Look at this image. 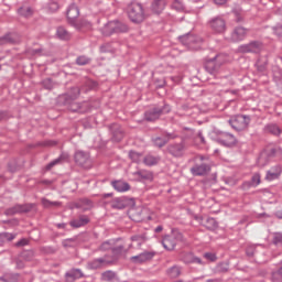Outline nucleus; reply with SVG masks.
Masks as SVG:
<instances>
[{
	"instance_id": "1",
	"label": "nucleus",
	"mask_w": 282,
	"mask_h": 282,
	"mask_svg": "<svg viewBox=\"0 0 282 282\" xmlns=\"http://www.w3.org/2000/svg\"><path fill=\"white\" fill-rule=\"evenodd\" d=\"M225 62L226 57L224 54H216L214 57L206 59L205 69L208 72V74L215 76L219 73V69H221V65H224Z\"/></svg>"
},
{
	"instance_id": "2",
	"label": "nucleus",
	"mask_w": 282,
	"mask_h": 282,
	"mask_svg": "<svg viewBox=\"0 0 282 282\" xmlns=\"http://www.w3.org/2000/svg\"><path fill=\"white\" fill-rule=\"evenodd\" d=\"M128 17L132 23H142L144 19H147V15L144 14V8L141 3L132 2L128 7Z\"/></svg>"
},
{
	"instance_id": "3",
	"label": "nucleus",
	"mask_w": 282,
	"mask_h": 282,
	"mask_svg": "<svg viewBox=\"0 0 282 282\" xmlns=\"http://www.w3.org/2000/svg\"><path fill=\"white\" fill-rule=\"evenodd\" d=\"M184 240V236L182 235V232L177 231V230H173L170 235H166L161 243L163 246V248L165 250H175V246H177L180 243V241Z\"/></svg>"
},
{
	"instance_id": "4",
	"label": "nucleus",
	"mask_w": 282,
	"mask_h": 282,
	"mask_svg": "<svg viewBox=\"0 0 282 282\" xmlns=\"http://www.w3.org/2000/svg\"><path fill=\"white\" fill-rule=\"evenodd\" d=\"M80 15V10L78 9V7L76 4H70L67 9L66 12V17L68 20V23L70 25H74V28H76L77 30H80V28H85V25H87V21H76V19H78V17Z\"/></svg>"
},
{
	"instance_id": "5",
	"label": "nucleus",
	"mask_w": 282,
	"mask_h": 282,
	"mask_svg": "<svg viewBox=\"0 0 282 282\" xmlns=\"http://www.w3.org/2000/svg\"><path fill=\"white\" fill-rule=\"evenodd\" d=\"M250 116L238 115L229 119V124L235 131H246L250 124Z\"/></svg>"
},
{
	"instance_id": "6",
	"label": "nucleus",
	"mask_w": 282,
	"mask_h": 282,
	"mask_svg": "<svg viewBox=\"0 0 282 282\" xmlns=\"http://www.w3.org/2000/svg\"><path fill=\"white\" fill-rule=\"evenodd\" d=\"M178 39L181 43L189 50H200L202 43H204V40L202 37L195 36L191 33L182 35Z\"/></svg>"
},
{
	"instance_id": "7",
	"label": "nucleus",
	"mask_w": 282,
	"mask_h": 282,
	"mask_svg": "<svg viewBox=\"0 0 282 282\" xmlns=\"http://www.w3.org/2000/svg\"><path fill=\"white\" fill-rule=\"evenodd\" d=\"M171 106L165 105L162 108H152L144 113V118L148 122H155V120H160V116L163 113H170Z\"/></svg>"
},
{
	"instance_id": "8",
	"label": "nucleus",
	"mask_w": 282,
	"mask_h": 282,
	"mask_svg": "<svg viewBox=\"0 0 282 282\" xmlns=\"http://www.w3.org/2000/svg\"><path fill=\"white\" fill-rule=\"evenodd\" d=\"M67 109L73 113H87L89 111V102H77L76 100L65 101Z\"/></svg>"
},
{
	"instance_id": "9",
	"label": "nucleus",
	"mask_w": 282,
	"mask_h": 282,
	"mask_svg": "<svg viewBox=\"0 0 282 282\" xmlns=\"http://www.w3.org/2000/svg\"><path fill=\"white\" fill-rule=\"evenodd\" d=\"M186 151V141H181L180 143H171L167 145V153L172 155V158H184V153Z\"/></svg>"
},
{
	"instance_id": "10",
	"label": "nucleus",
	"mask_w": 282,
	"mask_h": 282,
	"mask_svg": "<svg viewBox=\"0 0 282 282\" xmlns=\"http://www.w3.org/2000/svg\"><path fill=\"white\" fill-rule=\"evenodd\" d=\"M261 50H263V43L259 41H252L239 47V52L242 54H260Z\"/></svg>"
},
{
	"instance_id": "11",
	"label": "nucleus",
	"mask_w": 282,
	"mask_h": 282,
	"mask_svg": "<svg viewBox=\"0 0 282 282\" xmlns=\"http://www.w3.org/2000/svg\"><path fill=\"white\" fill-rule=\"evenodd\" d=\"M216 142H218V144H221L223 147H237V138L228 132H221L220 134H218Z\"/></svg>"
},
{
	"instance_id": "12",
	"label": "nucleus",
	"mask_w": 282,
	"mask_h": 282,
	"mask_svg": "<svg viewBox=\"0 0 282 282\" xmlns=\"http://www.w3.org/2000/svg\"><path fill=\"white\" fill-rule=\"evenodd\" d=\"M75 162L83 169H91V158L85 151H77L75 153Z\"/></svg>"
},
{
	"instance_id": "13",
	"label": "nucleus",
	"mask_w": 282,
	"mask_h": 282,
	"mask_svg": "<svg viewBox=\"0 0 282 282\" xmlns=\"http://www.w3.org/2000/svg\"><path fill=\"white\" fill-rule=\"evenodd\" d=\"M209 25L214 32H217V34L226 32V20L224 18L217 17L212 19Z\"/></svg>"
},
{
	"instance_id": "14",
	"label": "nucleus",
	"mask_w": 282,
	"mask_h": 282,
	"mask_svg": "<svg viewBox=\"0 0 282 282\" xmlns=\"http://www.w3.org/2000/svg\"><path fill=\"white\" fill-rule=\"evenodd\" d=\"M191 173L196 177H202L207 175V173H210V165L206 163L195 164L193 167H191Z\"/></svg>"
},
{
	"instance_id": "15",
	"label": "nucleus",
	"mask_w": 282,
	"mask_h": 282,
	"mask_svg": "<svg viewBox=\"0 0 282 282\" xmlns=\"http://www.w3.org/2000/svg\"><path fill=\"white\" fill-rule=\"evenodd\" d=\"M34 208L32 204L15 205L6 210V215H17L19 213H30Z\"/></svg>"
},
{
	"instance_id": "16",
	"label": "nucleus",
	"mask_w": 282,
	"mask_h": 282,
	"mask_svg": "<svg viewBox=\"0 0 282 282\" xmlns=\"http://www.w3.org/2000/svg\"><path fill=\"white\" fill-rule=\"evenodd\" d=\"M131 245L129 248H134L135 250L142 248L143 243H147V234H141V235H134L131 238Z\"/></svg>"
},
{
	"instance_id": "17",
	"label": "nucleus",
	"mask_w": 282,
	"mask_h": 282,
	"mask_svg": "<svg viewBox=\"0 0 282 282\" xmlns=\"http://www.w3.org/2000/svg\"><path fill=\"white\" fill-rule=\"evenodd\" d=\"M153 257H155V252L145 251V252L140 253L139 256H133L131 258V261L133 263H147V261H151V259H153Z\"/></svg>"
},
{
	"instance_id": "18",
	"label": "nucleus",
	"mask_w": 282,
	"mask_h": 282,
	"mask_svg": "<svg viewBox=\"0 0 282 282\" xmlns=\"http://www.w3.org/2000/svg\"><path fill=\"white\" fill-rule=\"evenodd\" d=\"M110 131L112 133V140L115 142H120L122 138H124V131L122 130V127L118 123H113L110 126Z\"/></svg>"
},
{
	"instance_id": "19",
	"label": "nucleus",
	"mask_w": 282,
	"mask_h": 282,
	"mask_svg": "<svg viewBox=\"0 0 282 282\" xmlns=\"http://www.w3.org/2000/svg\"><path fill=\"white\" fill-rule=\"evenodd\" d=\"M246 34H248V31L243 26H237L232 33H231V41L234 43H237L239 41H243L246 39Z\"/></svg>"
},
{
	"instance_id": "20",
	"label": "nucleus",
	"mask_w": 282,
	"mask_h": 282,
	"mask_svg": "<svg viewBox=\"0 0 282 282\" xmlns=\"http://www.w3.org/2000/svg\"><path fill=\"white\" fill-rule=\"evenodd\" d=\"M281 173H282L281 165H275L267 172L265 180L268 182L279 180V177L281 176Z\"/></svg>"
},
{
	"instance_id": "21",
	"label": "nucleus",
	"mask_w": 282,
	"mask_h": 282,
	"mask_svg": "<svg viewBox=\"0 0 282 282\" xmlns=\"http://www.w3.org/2000/svg\"><path fill=\"white\" fill-rule=\"evenodd\" d=\"M276 155V148H269L267 151L262 152L258 159V164L260 166H265V160L270 156Z\"/></svg>"
},
{
	"instance_id": "22",
	"label": "nucleus",
	"mask_w": 282,
	"mask_h": 282,
	"mask_svg": "<svg viewBox=\"0 0 282 282\" xmlns=\"http://www.w3.org/2000/svg\"><path fill=\"white\" fill-rule=\"evenodd\" d=\"M133 176L139 181V182H144V181H151L153 180V173L147 170H139L137 172H133Z\"/></svg>"
},
{
	"instance_id": "23",
	"label": "nucleus",
	"mask_w": 282,
	"mask_h": 282,
	"mask_svg": "<svg viewBox=\"0 0 282 282\" xmlns=\"http://www.w3.org/2000/svg\"><path fill=\"white\" fill-rule=\"evenodd\" d=\"M65 276L67 282H75L77 279H83L85 274L80 269H72L70 271L66 272Z\"/></svg>"
},
{
	"instance_id": "24",
	"label": "nucleus",
	"mask_w": 282,
	"mask_h": 282,
	"mask_svg": "<svg viewBox=\"0 0 282 282\" xmlns=\"http://www.w3.org/2000/svg\"><path fill=\"white\" fill-rule=\"evenodd\" d=\"M170 140H175V135L166 134V138L156 137L153 139V143L155 147H159V149H162V147H166V144H169Z\"/></svg>"
},
{
	"instance_id": "25",
	"label": "nucleus",
	"mask_w": 282,
	"mask_h": 282,
	"mask_svg": "<svg viewBox=\"0 0 282 282\" xmlns=\"http://www.w3.org/2000/svg\"><path fill=\"white\" fill-rule=\"evenodd\" d=\"M111 185L115 188V191H118V193H127V191H130L131 188V185L123 181H113Z\"/></svg>"
},
{
	"instance_id": "26",
	"label": "nucleus",
	"mask_w": 282,
	"mask_h": 282,
	"mask_svg": "<svg viewBox=\"0 0 282 282\" xmlns=\"http://www.w3.org/2000/svg\"><path fill=\"white\" fill-rule=\"evenodd\" d=\"M79 96H80V88L73 87L67 94L64 95V100L65 102L72 101V100H78Z\"/></svg>"
},
{
	"instance_id": "27",
	"label": "nucleus",
	"mask_w": 282,
	"mask_h": 282,
	"mask_svg": "<svg viewBox=\"0 0 282 282\" xmlns=\"http://www.w3.org/2000/svg\"><path fill=\"white\" fill-rule=\"evenodd\" d=\"M111 208H115L116 210H124L127 208V200L122 197H117L112 199L110 203Z\"/></svg>"
},
{
	"instance_id": "28",
	"label": "nucleus",
	"mask_w": 282,
	"mask_h": 282,
	"mask_svg": "<svg viewBox=\"0 0 282 282\" xmlns=\"http://www.w3.org/2000/svg\"><path fill=\"white\" fill-rule=\"evenodd\" d=\"M101 34L104 36H111V34H116V22H108L102 29Z\"/></svg>"
},
{
	"instance_id": "29",
	"label": "nucleus",
	"mask_w": 282,
	"mask_h": 282,
	"mask_svg": "<svg viewBox=\"0 0 282 282\" xmlns=\"http://www.w3.org/2000/svg\"><path fill=\"white\" fill-rule=\"evenodd\" d=\"M88 223L89 217H87L86 215H82L78 219L70 221V226L73 228H82V226H87Z\"/></svg>"
},
{
	"instance_id": "30",
	"label": "nucleus",
	"mask_w": 282,
	"mask_h": 282,
	"mask_svg": "<svg viewBox=\"0 0 282 282\" xmlns=\"http://www.w3.org/2000/svg\"><path fill=\"white\" fill-rule=\"evenodd\" d=\"M56 36L61 39V41H69L72 39V33L67 31L64 26H58L56 31Z\"/></svg>"
},
{
	"instance_id": "31",
	"label": "nucleus",
	"mask_w": 282,
	"mask_h": 282,
	"mask_svg": "<svg viewBox=\"0 0 282 282\" xmlns=\"http://www.w3.org/2000/svg\"><path fill=\"white\" fill-rule=\"evenodd\" d=\"M76 208H82L83 210H91V208H94V203L88 198H82L76 204Z\"/></svg>"
},
{
	"instance_id": "32",
	"label": "nucleus",
	"mask_w": 282,
	"mask_h": 282,
	"mask_svg": "<svg viewBox=\"0 0 282 282\" xmlns=\"http://www.w3.org/2000/svg\"><path fill=\"white\" fill-rule=\"evenodd\" d=\"M143 163L145 164V166H155V164L160 163V156L148 154L144 156Z\"/></svg>"
},
{
	"instance_id": "33",
	"label": "nucleus",
	"mask_w": 282,
	"mask_h": 282,
	"mask_svg": "<svg viewBox=\"0 0 282 282\" xmlns=\"http://www.w3.org/2000/svg\"><path fill=\"white\" fill-rule=\"evenodd\" d=\"M166 6V1L164 0H154L152 3V12H154L155 14H160V12H162V10H164Z\"/></svg>"
},
{
	"instance_id": "34",
	"label": "nucleus",
	"mask_w": 282,
	"mask_h": 282,
	"mask_svg": "<svg viewBox=\"0 0 282 282\" xmlns=\"http://www.w3.org/2000/svg\"><path fill=\"white\" fill-rule=\"evenodd\" d=\"M166 274L170 279H177L182 274V267L173 265L167 269Z\"/></svg>"
},
{
	"instance_id": "35",
	"label": "nucleus",
	"mask_w": 282,
	"mask_h": 282,
	"mask_svg": "<svg viewBox=\"0 0 282 282\" xmlns=\"http://www.w3.org/2000/svg\"><path fill=\"white\" fill-rule=\"evenodd\" d=\"M115 23V34H122L129 32V26L119 21H112Z\"/></svg>"
},
{
	"instance_id": "36",
	"label": "nucleus",
	"mask_w": 282,
	"mask_h": 282,
	"mask_svg": "<svg viewBox=\"0 0 282 282\" xmlns=\"http://www.w3.org/2000/svg\"><path fill=\"white\" fill-rule=\"evenodd\" d=\"M97 259L99 260V264L101 265V268H107V265H112V263H116L115 257L105 256Z\"/></svg>"
},
{
	"instance_id": "37",
	"label": "nucleus",
	"mask_w": 282,
	"mask_h": 282,
	"mask_svg": "<svg viewBox=\"0 0 282 282\" xmlns=\"http://www.w3.org/2000/svg\"><path fill=\"white\" fill-rule=\"evenodd\" d=\"M182 259L184 263H198L202 265V260L197 257H194L193 253H185Z\"/></svg>"
},
{
	"instance_id": "38",
	"label": "nucleus",
	"mask_w": 282,
	"mask_h": 282,
	"mask_svg": "<svg viewBox=\"0 0 282 282\" xmlns=\"http://www.w3.org/2000/svg\"><path fill=\"white\" fill-rule=\"evenodd\" d=\"M0 281H2V282H19V274L6 273L2 276H0Z\"/></svg>"
},
{
	"instance_id": "39",
	"label": "nucleus",
	"mask_w": 282,
	"mask_h": 282,
	"mask_svg": "<svg viewBox=\"0 0 282 282\" xmlns=\"http://www.w3.org/2000/svg\"><path fill=\"white\" fill-rule=\"evenodd\" d=\"M41 202L44 208H52V207L58 208V206H63L62 202H52L47 198H42Z\"/></svg>"
},
{
	"instance_id": "40",
	"label": "nucleus",
	"mask_w": 282,
	"mask_h": 282,
	"mask_svg": "<svg viewBox=\"0 0 282 282\" xmlns=\"http://www.w3.org/2000/svg\"><path fill=\"white\" fill-rule=\"evenodd\" d=\"M113 246H116V240L104 241L99 246V250H101L102 252H106V250H112Z\"/></svg>"
},
{
	"instance_id": "41",
	"label": "nucleus",
	"mask_w": 282,
	"mask_h": 282,
	"mask_svg": "<svg viewBox=\"0 0 282 282\" xmlns=\"http://www.w3.org/2000/svg\"><path fill=\"white\" fill-rule=\"evenodd\" d=\"M19 14L21 17H25V19L32 17V14H34V11L32 10V8L30 7H21L19 10H18Z\"/></svg>"
},
{
	"instance_id": "42",
	"label": "nucleus",
	"mask_w": 282,
	"mask_h": 282,
	"mask_svg": "<svg viewBox=\"0 0 282 282\" xmlns=\"http://www.w3.org/2000/svg\"><path fill=\"white\" fill-rule=\"evenodd\" d=\"M268 133H272V135H280L281 129L276 124H269L267 126Z\"/></svg>"
},
{
	"instance_id": "43",
	"label": "nucleus",
	"mask_w": 282,
	"mask_h": 282,
	"mask_svg": "<svg viewBox=\"0 0 282 282\" xmlns=\"http://www.w3.org/2000/svg\"><path fill=\"white\" fill-rule=\"evenodd\" d=\"M62 246H64V248H76L77 246L76 238H68L63 240Z\"/></svg>"
},
{
	"instance_id": "44",
	"label": "nucleus",
	"mask_w": 282,
	"mask_h": 282,
	"mask_svg": "<svg viewBox=\"0 0 282 282\" xmlns=\"http://www.w3.org/2000/svg\"><path fill=\"white\" fill-rule=\"evenodd\" d=\"M272 282H282V267L272 272Z\"/></svg>"
},
{
	"instance_id": "45",
	"label": "nucleus",
	"mask_w": 282,
	"mask_h": 282,
	"mask_svg": "<svg viewBox=\"0 0 282 282\" xmlns=\"http://www.w3.org/2000/svg\"><path fill=\"white\" fill-rule=\"evenodd\" d=\"M10 43H14V40L10 34H6L0 37V46L1 45H10Z\"/></svg>"
},
{
	"instance_id": "46",
	"label": "nucleus",
	"mask_w": 282,
	"mask_h": 282,
	"mask_svg": "<svg viewBox=\"0 0 282 282\" xmlns=\"http://www.w3.org/2000/svg\"><path fill=\"white\" fill-rule=\"evenodd\" d=\"M129 158L132 160V162H140L142 160V154L140 152L130 151Z\"/></svg>"
},
{
	"instance_id": "47",
	"label": "nucleus",
	"mask_w": 282,
	"mask_h": 282,
	"mask_svg": "<svg viewBox=\"0 0 282 282\" xmlns=\"http://www.w3.org/2000/svg\"><path fill=\"white\" fill-rule=\"evenodd\" d=\"M77 65H89L91 63V58L82 55L79 57H77L76 59Z\"/></svg>"
},
{
	"instance_id": "48",
	"label": "nucleus",
	"mask_w": 282,
	"mask_h": 282,
	"mask_svg": "<svg viewBox=\"0 0 282 282\" xmlns=\"http://www.w3.org/2000/svg\"><path fill=\"white\" fill-rule=\"evenodd\" d=\"M112 257L115 258L116 260V257L122 254L123 250H124V246L120 245V246H112Z\"/></svg>"
},
{
	"instance_id": "49",
	"label": "nucleus",
	"mask_w": 282,
	"mask_h": 282,
	"mask_svg": "<svg viewBox=\"0 0 282 282\" xmlns=\"http://www.w3.org/2000/svg\"><path fill=\"white\" fill-rule=\"evenodd\" d=\"M101 276L102 281H113V279H116V273L113 271H106Z\"/></svg>"
},
{
	"instance_id": "50",
	"label": "nucleus",
	"mask_w": 282,
	"mask_h": 282,
	"mask_svg": "<svg viewBox=\"0 0 282 282\" xmlns=\"http://www.w3.org/2000/svg\"><path fill=\"white\" fill-rule=\"evenodd\" d=\"M206 227L209 230H214V228H217V220H215V218H207L206 219Z\"/></svg>"
},
{
	"instance_id": "51",
	"label": "nucleus",
	"mask_w": 282,
	"mask_h": 282,
	"mask_svg": "<svg viewBox=\"0 0 282 282\" xmlns=\"http://www.w3.org/2000/svg\"><path fill=\"white\" fill-rule=\"evenodd\" d=\"M172 8L174 10H177V12H182V10H184V3H182V1L180 0H174L172 3Z\"/></svg>"
},
{
	"instance_id": "52",
	"label": "nucleus",
	"mask_w": 282,
	"mask_h": 282,
	"mask_svg": "<svg viewBox=\"0 0 282 282\" xmlns=\"http://www.w3.org/2000/svg\"><path fill=\"white\" fill-rule=\"evenodd\" d=\"M42 85H43L44 89H48V90L54 89V83L50 78L44 79L42 82Z\"/></svg>"
},
{
	"instance_id": "53",
	"label": "nucleus",
	"mask_w": 282,
	"mask_h": 282,
	"mask_svg": "<svg viewBox=\"0 0 282 282\" xmlns=\"http://www.w3.org/2000/svg\"><path fill=\"white\" fill-rule=\"evenodd\" d=\"M89 268H91V270H98L99 268H102L100 264V260H98V258H97V259L90 261Z\"/></svg>"
},
{
	"instance_id": "54",
	"label": "nucleus",
	"mask_w": 282,
	"mask_h": 282,
	"mask_svg": "<svg viewBox=\"0 0 282 282\" xmlns=\"http://www.w3.org/2000/svg\"><path fill=\"white\" fill-rule=\"evenodd\" d=\"M252 186H259L261 184V175L254 174L251 178Z\"/></svg>"
},
{
	"instance_id": "55",
	"label": "nucleus",
	"mask_w": 282,
	"mask_h": 282,
	"mask_svg": "<svg viewBox=\"0 0 282 282\" xmlns=\"http://www.w3.org/2000/svg\"><path fill=\"white\" fill-rule=\"evenodd\" d=\"M59 8H61V7L58 6V2L51 1V2L48 3V10H50L51 12H56V11H58Z\"/></svg>"
},
{
	"instance_id": "56",
	"label": "nucleus",
	"mask_w": 282,
	"mask_h": 282,
	"mask_svg": "<svg viewBox=\"0 0 282 282\" xmlns=\"http://www.w3.org/2000/svg\"><path fill=\"white\" fill-rule=\"evenodd\" d=\"M56 164H61V158L55 159L54 161H52L51 163H48L46 165V171H52V169H54V166H56Z\"/></svg>"
},
{
	"instance_id": "57",
	"label": "nucleus",
	"mask_w": 282,
	"mask_h": 282,
	"mask_svg": "<svg viewBox=\"0 0 282 282\" xmlns=\"http://www.w3.org/2000/svg\"><path fill=\"white\" fill-rule=\"evenodd\" d=\"M273 243L275 246H279V243H282V234L281 232H276L273 236Z\"/></svg>"
},
{
	"instance_id": "58",
	"label": "nucleus",
	"mask_w": 282,
	"mask_h": 282,
	"mask_svg": "<svg viewBox=\"0 0 282 282\" xmlns=\"http://www.w3.org/2000/svg\"><path fill=\"white\" fill-rule=\"evenodd\" d=\"M0 237H1V239H4L6 241H12L14 239V237H17V236L13 234L4 232V234H1Z\"/></svg>"
},
{
	"instance_id": "59",
	"label": "nucleus",
	"mask_w": 282,
	"mask_h": 282,
	"mask_svg": "<svg viewBox=\"0 0 282 282\" xmlns=\"http://www.w3.org/2000/svg\"><path fill=\"white\" fill-rule=\"evenodd\" d=\"M232 12L236 17L237 23H241V21H243V17L241 15V11L237 10V9H234Z\"/></svg>"
},
{
	"instance_id": "60",
	"label": "nucleus",
	"mask_w": 282,
	"mask_h": 282,
	"mask_svg": "<svg viewBox=\"0 0 282 282\" xmlns=\"http://www.w3.org/2000/svg\"><path fill=\"white\" fill-rule=\"evenodd\" d=\"M217 270H218V272H228V263H219L218 265H217Z\"/></svg>"
},
{
	"instance_id": "61",
	"label": "nucleus",
	"mask_w": 282,
	"mask_h": 282,
	"mask_svg": "<svg viewBox=\"0 0 282 282\" xmlns=\"http://www.w3.org/2000/svg\"><path fill=\"white\" fill-rule=\"evenodd\" d=\"M205 259H208L209 261H217V256L215 253L206 252L204 254Z\"/></svg>"
},
{
	"instance_id": "62",
	"label": "nucleus",
	"mask_w": 282,
	"mask_h": 282,
	"mask_svg": "<svg viewBox=\"0 0 282 282\" xmlns=\"http://www.w3.org/2000/svg\"><path fill=\"white\" fill-rule=\"evenodd\" d=\"M28 243H29L28 239L22 238L20 241H18V242L15 243V246H17L18 248H21V247H23V246H28Z\"/></svg>"
},
{
	"instance_id": "63",
	"label": "nucleus",
	"mask_w": 282,
	"mask_h": 282,
	"mask_svg": "<svg viewBox=\"0 0 282 282\" xmlns=\"http://www.w3.org/2000/svg\"><path fill=\"white\" fill-rule=\"evenodd\" d=\"M15 265L19 270H23V268H25V263L23 262V260H15Z\"/></svg>"
},
{
	"instance_id": "64",
	"label": "nucleus",
	"mask_w": 282,
	"mask_h": 282,
	"mask_svg": "<svg viewBox=\"0 0 282 282\" xmlns=\"http://www.w3.org/2000/svg\"><path fill=\"white\" fill-rule=\"evenodd\" d=\"M29 54H31V56H36V54H41V48L30 50Z\"/></svg>"
}]
</instances>
